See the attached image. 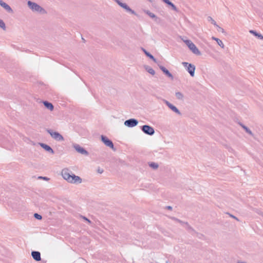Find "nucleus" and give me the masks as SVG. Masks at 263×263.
<instances>
[{"label": "nucleus", "mask_w": 263, "mask_h": 263, "mask_svg": "<svg viewBox=\"0 0 263 263\" xmlns=\"http://www.w3.org/2000/svg\"><path fill=\"white\" fill-rule=\"evenodd\" d=\"M31 255L33 258L36 261H40L41 259V254L38 251H32L31 253Z\"/></svg>", "instance_id": "obj_13"}, {"label": "nucleus", "mask_w": 263, "mask_h": 263, "mask_svg": "<svg viewBox=\"0 0 263 263\" xmlns=\"http://www.w3.org/2000/svg\"><path fill=\"white\" fill-rule=\"evenodd\" d=\"M44 104L47 109H49L50 111L53 110L54 107L51 103H49L47 101H44Z\"/></svg>", "instance_id": "obj_19"}, {"label": "nucleus", "mask_w": 263, "mask_h": 263, "mask_svg": "<svg viewBox=\"0 0 263 263\" xmlns=\"http://www.w3.org/2000/svg\"><path fill=\"white\" fill-rule=\"evenodd\" d=\"M249 32L257 37L258 39L263 40V36L261 34L257 33L253 30H250Z\"/></svg>", "instance_id": "obj_18"}, {"label": "nucleus", "mask_w": 263, "mask_h": 263, "mask_svg": "<svg viewBox=\"0 0 263 263\" xmlns=\"http://www.w3.org/2000/svg\"><path fill=\"white\" fill-rule=\"evenodd\" d=\"M149 2H152V0H148Z\"/></svg>", "instance_id": "obj_37"}, {"label": "nucleus", "mask_w": 263, "mask_h": 263, "mask_svg": "<svg viewBox=\"0 0 263 263\" xmlns=\"http://www.w3.org/2000/svg\"><path fill=\"white\" fill-rule=\"evenodd\" d=\"M141 130L146 134L148 135H153L155 133L153 127L151 126L145 125L141 127Z\"/></svg>", "instance_id": "obj_6"}, {"label": "nucleus", "mask_w": 263, "mask_h": 263, "mask_svg": "<svg viewBox=\"0 0 263 263\" xmlns=\"http://www.w3.org/2000/svg\"><path fill=\"white\" fill-rule=\"evenodd\" d=\"M183 41L194 54L198 55H200L201 54V52L191 40H183Z\"/></svg>", "instance_id": "obj_3"}, {"label": "nucleus", "mask_w": 263, "mask_h": 263, "mask_svg": "<svg viewBox=\"0 0 263 263\" xmlns=\"http://www.w3.org/2000/svg\"><path fill=\"white\" fill-rule=\"evenodd\" d=\"M0 28H2L4 30H5L6 29L5 23L2 20H0Z\"/></svg>", "instance_id": "obj_26"}, {"label": "nucleus", "mask_w": 263, "mask_h": 263, "mask_svg": "<svg viewBox=\"0 0 263 263\" xmlns=\"http://www.w3.org/2000/svg\"><path fill=\"white\" fill-rule=\"evenodd\" d=\"M101 140L106 146H108V147L111 148L114 151H115L112 142L111 140H110L109 139H108L107 137H106L105 136L102 135L101 136Z\"/></svg>", "instance_id": "obj_7"}, {"label": "nucleus", "mask_w": 263, "mask_h": 263, "mask_svg": "<svg viewBox=\"0 0 263 263\" xmlns=\"http://www.w3.org/2000/svg\"><path fill=\"white\" fill-rule=\"evenodd\" d=\"M98 172H99V173H102L103 172V170H98Z\"/></svg>", "instance_id": "obj_32"}, {"label": "nucleus", "mask_w": 263, "mask_h": 263, "mask_svg": "<svg viewBox=\"0 0 263 263\" xmlns=\"http://www.w3.org/2000/svg\"><path fill=\"white\" fill-rule=\"evenodd\" d=\"M176 221H178L179 222H180V223H181L182 224H185L186 226H188V224L187 223H186V222H183L182 221H181L180 220H178V219H175Z\"/></svg>", "instance_id": "obj_30"}, {"label": "nucleus", "mask_w": 263, "mask_h": 263, "mask_svg": "<svg viewBox=\"0 0 263 263\" xmlns=\"http://www.w3.org/2000/svg\"><path fill=\"white\" fill-rule=\"evenodd\" d=\"M43 178H44V179H45V180H48V179H48V178H47V177H44Z\"/></svg>", "instance_id": "obj_33"}, {"label": "nucleus", "mask_w": 263, "mask_h": 263, "mask_svg": "<svg viewBox=\"0 0 263 263\" xmlns=\"http://www.w3.org/2000/svg\"><path fill=\"white\" fill-rule=\"evenodd\" d=\"M0 6L2 7L7 12L13 13V11L11 7L7 3L4 2L2 0H0Z\"/></svg>", "instance_id": "obj_11"}, {"label": "nucleus", "mask_w": 263, "mask_h": 263, "mask_svg": "<svg viewBox=\"0 0 263 263\" xmlns=\"http://www.w3.org/2000/svg\"><path fill=\"white\" fill-rule=\"evenodd\" d=\"M144 67V69L151 74L154 76L155 74V70L150 66L148 65H145Z\"/></svg>", "instance_id": "obj_16"}, {"label": "nucleus", "mask_w": 263, "mask_h": 263, "mask_svg": "<svg viewBox=\"0 0 263 263\" xmlns=\"http://www.w3.org/2000/svg\"><path fill=\"white\" fill-rule=\"evenodd\" d=\"M167 208L168 209H172V208L171 206H167Z\"/></svg>", "instance_id": "obj_34"}, {"label": "nucleus", "mask_w": 263, "mask_h": 263, "mask_svg": "<svg viewBox=\"0 0 263 263\" xmlns=\"http://www.w3.org/2000/svg\"><path fill=\"white\" fill-rule=\"evenodd\" d=\"M61 175L63 179L71 184H78L82 182V178L72 173L67 168H63L61 171Z\"/></svg>", "instance_id": "obj_1"}, {"label": "nucleus", "mask_w": 263, "mask_h": 263, "mask_svg": "<svg viewBox=\"0 0 263 263\" xmlns=\"http://www.w3.org/2000/svg\"><path fill=\"white\" fill-rule=\"evenodd\" d=\"M144 53L151 59H152L154 62L156 63V59L154 57L153 55H152L151 53H149L148 52H147L145 49L142 48V49Z\"/></svg>", "instance_id": "obj_20"}, {"label": "nucleus", "mask_w": 263, "mask_h": 263, "mask_svg": "<svg viewBox=\"0 0 263 263\" xmlns=\"http://www.w3.org/2000/svg\"><path fill=\"white\" fill-rule=\"evenodd\" d=\"M160 69L170 78H171L172 80L173 79V75L169 72V71L166 69L164 67L162 66H160Z\"/></svg>", "instance_id": "obj_14"}, {"label": "nucleus", "mask_w": 263, "mask_h": 263, "mask_svg": "<svg viewBox=\"0 0 263 263\" xmlns=\"http://www.w3.org/2000/svg\"><path fill=\"white\" fill-rule=\"evenodd\" d=\"M144 13H145L146 14H147L150 17L152 18H157L156 15L154 14L153 13L150 12L148 10H144Z\"/></svg>", "instance_id": "obj_24"}, {"label": "nucleus", "mask_w": 263, "mask_h": 263, "mask_svg": "<svg viewBox=\"0 0 263 263\" xmlns=\"http://www.w3.org/2000/svg\"><path fill=\"white\" fill-rule=\"evenodd\" d=\"M34 217L36 219H39V220H41L42 218V216L41 215H40V214H37V213H35L34 214Z\"/></svg>", "instance_id": "obj_27"}, {"label": "nucleus", "mask_w": 263, "mask_h": 263, "mask_svg": "<svg viewBox=\"0 0 263 263\" xmlns=\"http://www.w3.org/2000/svg\"><path fill=\"white\" fill-rule=\"evenodd\" d=\"M148 165L154 170H157L159 167L158 163L153 162H149Z\"/></svg>", "instance_id": "obj_22"}, {"label": "nucleus", "mask_w": 263, "mask_h": 263, "mask_svg": "<svg viewBox=\"0 0 263 263\" xmlns=\"http://www.w3.org/2000/svg\"><path fill=\"white\" fill-rule=\"evenodd\" d=\"M138 124L137 120L135 119H130L124 122V125L129 127H133Z\"/></svg>", "instance_id": "obj_9"}, {"label": "nucleus", "mask_w": 263, "mask_h": 263, "mask_svg": "<svg viewBox=\"0 0 263 263\" xmlns=\"http://www.w3.org/2000/svg\"><path fill=\"white\" fill-rule=\"evenodd\" d=\"M237 263H247L246 262H244V261H237Z\"/></svg>", "instance_id": "obj_31"}, {"label": "nucleus", "mask_w": 263, "mask_h": 263, "mask_svg": "<svg viewBox=\"0 0 263 263\" xmlns=\"http://www.w3.org/2000/svg\"><path fill=\"white\" fill-rule=\"evenodd\" d=\"M162 1L164 3L167 4L169 6H170L172 7L173 10H174V11H177V7L172 2H171L169 0H162Z\"/></svg>", "instance_id": "obj_17"}, {"label": "nucleus", "mask_w": 263, "mask_h": 263, "mask_svg": "<svg viewBox=\"0 0 263 263\" xmlns=\"http://www.w3.org/2000/svg\"><path fill=\"white\" fill-rule=\"evenodd\" d=\"M231 150H232H232H233V149H232V148H229V151H230Z\"/></svg>", "instance_id": "obj_35"}, {"label": "nucleus", "mask_w": 263, "mask_h": 263, "mask_svg": "<svg viewBox=\"0 0 263 263\" xmlns=\"http://www.w3.org/2000/svg\"><path fill=\"white\" fill-rule=\"evenodd\" d=\"M175 96L177 99L180 100H182L184 98L183 95L180 92H176L175 93Z\"/></svg>", "instance_id": "obj_23"}, {"label": "nucleus", "mask_w": 263, "mask_h": 263, "mask_svg": "<svg viewBox=\"0 0 263 263\" xmlns=\"http://www.w3.org/2000/svg\"><path fill=\"white\" fill-rule=\"evenodd\" d=\"M72 146L78 153L84 155H88V152L78 144L73 143Z\"/></svg>", "instance_id": "obj_8"}, {"label": "nucleus", "mask_w": 263, "mask_h": 263, "mask_svg": "<svg viewBox=\"0 0 263 263\" xmlns=\"http://www.w3.org/2000/svg\"><path fill=\"white\" fill-rule=\"evenodd\" d=\"M163 102L173 111H174V112L176 113L179 115H181L180 111L175 106L170 103L167 100H163Z\"/></svg>", "instance_id": "obj_10"}, {"label": "nucleus", "mask_w": 263, "mask_h": 263, "mask_svg": "<svg viewBox=\"0 0 263 263\" xmlns=\"http://www.w3.org/2000/svg\"><path fill=\"white\" fill-rule=\"evenodd\" d=\"M240 126L242 127V128L250 135L253 136V133L251 132V130L248 128L246 126L242 124H240Z\"/></svg>", "instance_id": "obj_21"}, {"label": "nucleus", "mask_w": 263, "mask_h": 263, "mask_svg": "<svg viewBox=\"0 0 263 263\" xmlns=\"http://www.w3.org/2000/svg\"><path fill=\"white\" fill-rule=\"evenodd\" d=\"M40 145H41V146L44 148L46 151L52 154H54V151L52 149V148L46 144H44V143H40Z\"/></svg>", "instance_id": "obj_12"}, {"label": "nucleus", "mask_w": 263, "mask_h": 263, "mask_svg": "<svg viewBox=\"0 0 263 263\" xmlns=\"http://www.w3.org/2000/svg\"><path fill=\"white\" fill-rule=\"evenodd\" d=\"M208 21L210 22L212 24L216 27H218V25L217 24L216 22L211 17V16H209L208 17Z\"/></svg>", "instance_id": "obj_25"}, {"label": "nucleus", "mask_w": 263, "mask_h": 263, "mask_svg": "<svg viewBox=\"0 0 263 263\" xmlns=\"http://www.w3.org/2000/svg\"><path fill=\"white\" fill-rule=\"evenodd\" d=\"M47 132L48 133L50 134L51 137L54 139V140L61 141L64 140V138L60 133L57 132H54L52 129H47Z\"/></svg>", "instance_id": "obj_4"}, {"label": "nucleus", "mask_w": 263, "mask_h": 263, "mask_svg": "<svg viewBox=\"0 0 263 263\" xmlns=\"http://www.w3.org/2000/svg\"><path fill=\"white\" fill-rule=\"evenodd\" d=\"M217 27V28H218V29H217V30H218V31H220V32H222V33H224V29H223L222 28H221V27H219V26H218V27Z\"/></svg>", "instance_id": "obj_28"}, {"label": "nucleus", "mask_w": 263, "mask_h": 263, "mask_svg": "<svg viewBox=\"0 0 263 263\" xmlns=\"http://www.w3.org/2000/svg\"><path fill=\"white\" fill-rule=\"evenodd\" d=\"M213 40H214L215 41L217 44L221 48H224V44L223 43L222 41L220 40L218 38H217V37H215L214 36H212V38H211Z\"/></svg>", "instance_id": "obj_15"}, {"label": "nucleus", "mask_w": 263, "mask_h": 263, "mask_svg": "<svg viewBox=\"0 0 263 263\" xmlns=\"http://www.w3.org/2000/svg\"><path fill=\"white\" fill-rule=\"evenodd\" d=\"M182 65L186 69L192 77L194 76L195 70V66L192 64L188 63L187 62H182Z\"/></svg>", "instance_id": "obj_5"}, {"label": "nucleus", "mask_w": 263, "mask_h": 263, "mask_svg": "<svg viewBox=\"0 0 263 263\" xmlns=\"http://www.w3.org/2000/svg\"><path fill=\"white\" fill-rule=\"evenodd\" d=\"M27 6L33 12L44 14L46 13V11L41 6L35 2L30 1L27 2Z\"/></svg>", "instance_id": "obj_2"}, {"label": "nucleus", "mask_w": 263, "mask_h": 263, "mask_svg": "<svg viewBox=\"0 0 263 263\" xmlns=\"http://www.w3.org/2000/svg\"><path fill=\"white\" fill-rule=\"evenodd\" d=\"M81 217L84 219L85 220V221H87L88 223H91V221L88 219L86 217H84V216H81Z\"/></svg>", "instance_id": "obj_29"}, {"label": "nucleus", "mask_w": 263, "mask_h": 263, "mask_svg": "<svg viewBox=\"0 0 263 263\" xmlns=\"http://www.w3.org/2000/svg\"><path fill=\"white\" fill-rule=\"evenodd\" d=\"M233 217L235 219H236V220H238V219H237L236 217H235V216H233Z\"/></svg>", "instance_id": "obj_36"}]
</instances>
